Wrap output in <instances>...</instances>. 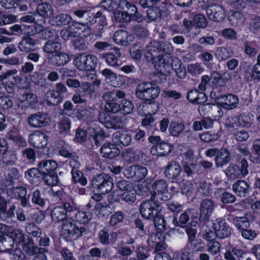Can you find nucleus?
Segmentation results:
<instances>
[{"mask_svg": "<svg viewBox=\"0 0 260 260\" xmlns=\"http://www.w3.org/2000/svg\"><path fill=\"white\" fill-rule=\"evenodd\" d=\"M208 18L215 22H221L225 18L224 8L221 5L212 4L206 8Z\"/></svg>", "mask_w": 260, "mask_h": 260, "instance_id": "12", "label": "nucleus"}, {"mask_svg": "<svg viewBox=\"0 0 260 260\" xmlns=\"http://www.w3.org/2000/svg\"><path fill=\"white\" fill-rule=\"evenodd\" d=\"M25 232L34 237H40L42 230L33 222L26 223L25 226Z\"/></svg>", "mask_w": 260, "mask_h": 260, "instance_id": "52", "label": "nucleus"}, {"mask_svg": "<svg viewBox=\"0 0 260 260\" xmlns=\"http://www.w3.org/2000/svg\"><path fill=\"white\" fill-rule=\"evenodd\" d=\"M153 193L151 197L155 196V199L162 201H167L171 198L170 193L168 191V184L163 179L155 180L152 184Z\"/></svg>", "mask_w": 260, "mask_h": 260, "instance_id": "10", "label": "nucleus"}, {"mask_svg": "<svg viewBox=\"0 0 260 260\" xmlns=\"http://www.w3.org/2000/svg\"><path fill=\"white\" fill-rule=\"evenodd\" d=\"M23 249L29 255L43 254L47 251L46 248L39 247L35 245L32 239L29 240L24 244Z\"/></svg>", "mask_w": 260, "mask_h": 260, "instance_id": "31", "label": "nucleus"}, {"mask_svg": "<svg viewBox=\"0 0 260 260\" xmlns=\"http://www.w3.org/2000/svg\"><path fill=\"white\" fill-rule=\"evenodd\" d=\"M152 220H153L155 228L161 232H164L168 229L171 228L172 225L171 223L167 222L164 216L160 213H157Z\"/></svg>", "mask_w": 260, "mask_h": 260, "instance_id": "39", "label": "nucleus"}, {"mask_svg": "<svg viewBox=\"0 0 260 260\" xmlns=\"http://www.w3.org/2000/svg\"><path fill=\"white\" fill-rule=\"evenodd\" d=\"M112 138L116 142L124 146H129L132 141L131 134L127 131H117L113 135Z\"/></svg>", "mask_w": 260, "mask_h": 260, "instance_id": "29", "label": "nucleus"}, {"mask_svg": "<svg viewBox=\"0 0 260 260\" xmlns=\"http://www.w3.org/2000/svg\"><path fill=\"white\" fill-rule=\"evenodd\" d=\"M235 226L240 232L248 229L250 226V222L247 217L245 216L236 217L233 219Z\"/></svg>", "mask_w": 260, "mask_h": 260, "instance_id": "49", "label": "nucleus"}, {"mask_svg": "<svg viewBox=\"0 0 260 260\" xmlns=\"http://www.w3.org/2000/svg\"><path fill=\"white\" fill-rule=\"evenodd\" d=\"M187 71L192 76L197 77L202 73L204 69L200 63H191L187 66Z\"/></svg>", "mask_w": 260, "mask_h": 260, "instance_id": "61", "label": "nucleus"}, {"mask_svg": "<svg viewBox=\"0 0 260 260\" xmlns=\"http://www.w3.org/2000/svg\"><path fill=\"white\" fill-rule=\"evenodd\" d=\"M95 212L99 217L108 216L110 211L109 207L106 203H97L95 206Z\"/></svg>", "mask_w": 260, "mask_h": 260, "instance_id": "55", "label": "nucleus"}, {"mask_svg": "<svg viewBox=\"0 0 260 260\" xmlns=\"http://www.w3.org/2000/svg\"><path fill=\"white\" fill-rule=\"evenodd\" d=\"M231 25L235 27L241 26L245 21V16L240 11H233L228 17Z\"/></svg>", "mask_w": 260, "mask_h": 260, "instance_id": "37", "label": "nucleus"}, {"mask_svg": "<svg viewBox=\"0 0 260 260\" xmlns=\"http://www.w3.org/2000/svg\"><path fill=\"white\" fill-rule=\"evenodd\" d=\"M76 211V207L71 202H64L63 206L55 207L51 211V217L55 221H64L68 216H71V214Z\"/></svg>", "mask_w": 260, "mask_h": 260, "instance_id": "9", "label": "nucleus"}, {"mask_svg": "<svg viewBox=\"0 0 260 260\" xmlns=\"http://www.w3.org/2000/svg\"><path fill=\"white\" fill-rule=\"evenodd\" d=\"M42 178L45 184L48 186L56 185L59 181L58 176L54 171L43 174Z\"/></svg>", "mask_w": 260, "mask_h": 260, "instance_id": "51", "label": "nucleus"}, {"mask_svg": "<svg viewBox=\"0 0 260 260\" xmlns=\"http://www.w3.org/2000/svg\"><path fill=\"white\" fill-rule=\"evenodd\" d=\"M243 253L242 250L236 247H231L224 253V258L225 260H239Z\"/></svg>", "mask_w": 260, "mask_h": 260, "instance_id": "48", "label": "nucleus"}, {"mask_svg": "<svg viewBox=\"0 0 260 260\" xmlns=\"http://www.w3.org/2000/svg\"><path fill=\"white\" fill-rule=\"evenodd\" d=\"M219 99L223 101L221 102V106L225 109H233L239 103L238 96L233 94L221 95Z\"/></svg>", "mask_w": 260, "mask_h": 260, "instance_id": "27", "label": "nucleus"}, {"mask_svg": "<svg viewBox=\"0 0 260 260\" xmlns=\"http://www.w3.org/2000/svg\"><path fill=\"white\" fill-rule=\"evenodd\" d=\"M53 64L57 66H61L65 64L69 61L68 56L64 53L59 51L53 54L50 58Z\"/></svg>", "mask_w": 260, "mask_h": 260, "instance_id": "44", "label": "nucleus"}, {"mask_svg": "<svg viewBox=\"0 0 260 260\" xmlns=\"http://www.w3.org/2000/svg\"><path fill=\"white\" fill-rule=\"evenodd\" d=\"M37 42V40L32 38V35H26L22 37V40L19 43V49L22 52L28 53L33 50Z\"/></svg>", "mask_w": 260, "mask_h": 260, "instance_id": "21", "label": "nucleus"}, {"mask_svg": "<svg viewBox=\"0 0 260 260\" xmlns=\"http://www.w3.org/2000/svg\"><path fill=\"white\" fill-rule=\"evenodd\" d=\"M191 212H192L193 213L194 212L196 215L198 214V212L193 209L192 210H186L185 212L181 214L178 219H177L176 215H173L172 217H170V218L171 220L172 225L174 226L184 227L189 221V215Z\"/></svg>", "mask_w": 260, "mask_h": 260, "instance_id": "24", "label": "nucleus"}, {"mask_svg": "<svg viewBox=\"0 0 260 260\" xmlns=\"http://www.w3.org/2000/svg\"><path fill=\"white\" fill-rule=\"evenodd\" d=\"M113 19L117 22H128L131 21V17L127 12L116 11L113 12Z\"/></svg>", "mask_w": 260, "mask_h": 260, "instance_id": "58", "label": "nucleus"}, {"mask_svg": "<svg viewBox=\"0 0 260 260\" xmlns=\"http://www.w3.org/2000/svg\"><path fill=\"white\" fill-rule=\"evenodd\" d=\"M215 55L219 60H223L232 56V51L229 48L220 47L216 50Z\"/></svg>", "mask_w": 260, "mask_h": 260, "instance_id": "59", "label": "nucleus"}, {"mask_svg": "<svg viewBox=\"0 0 260 260\" xmlns=\"http://www.w3.org/2000/svg\"><path fill=\"white\" fill-rule=\"evenodd\" d=\"M87 21L89 22L91 24L98 23L99 24V30H102L103 27L106 26L107 24V19L105 14H103L101 11H99L94 15L88 16L87 19Z\"/></svg>", "mask_w": 260, "mask_h": 260, "instance_id": "38", "label": "nucleus"}, {"mask_svg": "<svg viewBox=\"0 0 260 260\" xmlns=\"http://www.w3.org/2000/svg\"><path fill=\"white\" fill-rule=\"evenodd\" d=\"M169 15L168 10L161 9L157 7H152L147 11V17L150 21H156L161 17H166Z\"/></svg>", "mask_w": 260, "mask_h": 260, "instance_id": "30", "label": "nucleus"}, {"mask_svg": "<svg viewBox=\"0 0 260 260\" xmlns=\"http://www.w3.org/2000/svg\"><path fill=\"white\" fill-rule=\"evenodd\" d=\"M184 125L178 121H172L170 126V132L172 136L178 137L184 129Z\"/></svg>", "mask_w": 260, "mask_h": 260, "instance_id": "54", "label": "nucleus"}, {"mask_svg": "<svg viewBox=\"0 0 260 260\" xmlns=\"http://www.w3.org/2000/svg\"><path fill=\"white\" fill-rule=\"evenodd\" d=\"M25 177L31 184L39 183L42 177V174L37 167L28 169L24 173Z\"/></svg>", "mask_w": 260, "mask_h": 260, "instance_id": "35", "label": "nucleus"}, {"mask_svg": "<svg viewBox=\"0 0 260 260\" xmlns=\"http://www.w3.org/2000/svg\"><path fill=\"white\" fill-rule=\"evenodd\" d=\"M214 208L213 201L206 198L202 201L200 205V220L205 222L209 220Z\"/></svg>", "mask_w": 260, "mask_h": 260, "instance_id": "14", "label": "nucleus"}, {"mask_svg": "<svg viewBox=\"0 0 260 260\" xmlns=\"http://www.w3.org/2000/svg\"><path fill=\"white\" fill-rule=\"evenodd\" d=\"M49 1H45L43 3L38 5L36 13L40 17V22L44 23L47 18L51 17L53 15V10Z\"/></svg>", "mask_w": 260, "mask_h": 260, "instance_id": "19", "label": "nucleus"}, {"mask_svg": "<svg viewBox=\"0 0 260 260\" xmlns=\"http://www.w3.org/2000/svg\"><path fill=\"white\" fill-rule=\"evenodd\" d=\"M52 21L54 23V24L57 26L65 25L68 24L69 25L72 18L70 16L64 14H60L55 16L52 15Z\"/></svg>", "mask_w": 260, "mask_h": 260, "instance_id": "47", "label": "nucleus"}, {"mask_svg": "<svg viewBox=\"0 0 260 260\" xmlns=\"http://www.w3.org/2000/svg\"><path fill=\"white\" fill-rule=\"evenodd\" d=\"M98 59L93 54L85 53L77 54L73 61L74 64L81 71H93L97 63Z\"/></svg>", "mask_w": 260, "mask_h": 260, "instance_id": "5", "label": "nucleus"}, {"mask_svg": "<svg viewBox=\"0 0 260 260\" xmlns=\"http://www.w3.org/2000/svg\"><path fill=\"white\" fill-rule=\"evenodd\" d=\"M75 219L82 224L88 223L92 218V214L90 212H84L81 211H75Z\"/></svg>", "mask_w": 260, "mask_h": 260, "instance_id": "53", "label": "nucleus"}, {"mask_svg": "<svg viewBox=\"0 0 260 260\" xmlns=\"http://www.w3.org/2000/svg\"><path fill=\"white\" fill-rule=\"evenodd\" d=\"M162 208V203L155 199L154 196L151 197L149 200L142 202L139 210L144 218L150 220L154 218L157 213H160Z\"/></svg>", "mask_w": 260, "mask_h": 260, "instance_id": "3", "label": "nucleus"}, {"mask_svg": "<svg viewBox=\"0 0 260 260\" xmlns=\"http://www.w3.org/2000/svg\"><path fill=\"white\" fill-rule=\"evenodd\" d=\"M125 96L124 91L120 90H113L105 92L102 98L105 101L112 102L118 99H124Z\"/></svg>", "mask_w": 260, "mask_h": 260, "instance_id": "40", "label": "nucleus"}, {"mask_svg": "<svg viewBox=\"0 0 260 260\" xmlns=\"http://www.w3.org/2000/svg\"><path fill=\"white\" fill-rule=\"evenodd\" d=\"M121 112L123 114H128L132 112L134 110V106L132 101L123 99L120 103Z\"/></svg>", "mask_w": 260, "mask_h": 260, "instance_id": "64", "label": "nucleus"}, {"mask_svg": "<svg viewBox=\"0 0 260 260\" xmlns=\"http://www.w3.org/2000/svg\"><path fill=\"white\" fill-rule=\"evenodd\" d=\"M160 88L154 82H142L136 87V97L145 103L151 104L159 95Z\"/></svg>", "mask_w": 260, "mask_h": 260, "instance_id": "2", "label": "nucleus"}, {"mask_svg": "<svg viewBox=\"0 0 260 260\" xmlns=\"http://www.w3.org/2000/svg\"><path fill=\"white\" fill-rule=\"evenodd\" d=\"M15 193L23 207H30L29 202L30 195L27 194V189L25 187L21 186L17 187Z\"/></svg>", "mask_w": 260, "mask_h": 260, "instance_id": "33", "label": "nucleus"}, {"mask_svg": "<svg viewBox=\"0 0 260 260\" xmlns=\"http://www.w3.org/2000/svg\"><path fill=\"white\" fill-rule=\"evenodd\" d=\"M133 38L132 35L128 34L126 30L123 29L117 30L113 37V39L116 44L125 46L130 45Z\"/></svg>", "mask_w": 260, "mask_h": 260, "instance_id": "22", "label": "nucleus"}, {"mask_svg": "<svg viewBox=\"0 0 260 260\" xmlns=\"http://www.w3.org/2000/svg\"><path fill=\"white\" fill-rule=\"evenodd\" d=\"M113 178L105 173L95 175L91 180L93 191L102 194L109 192L113 188Z\"/></svg>", "mask_w": 260, "mask_h": 260, "instance_id": "4", "label": "nucleus"}, {"mask_svg": "<svg viewBox=\"0 0 260 260\" xmlns=\"http://www.w3.org/2000/svg\"><path fill=\"white\" fill-rule=\"evenodd\" d=\"M101 74L104 77L107 83L115 86V81L117 78V75L109 69H105L101 72Z\"/></svg>", "mask_w": 260, "mask_h": 260, "instance_id": "57", "label": "nucleus"}, {"mask_svg": "<svg viewBox=\"0 0 260 260\" xmlns=\"http://www.w3.org/2000/svg\"><path fill=\"white\" fill-rule=\"evenodd\" d=\"M85 231L83 227L77 226L71 218L64 220L62 225V235L67 240H76Z\"/></svg>", "mask_w": 260, "mask_h": 260, "instance_id": "6", "label": "nucleus"}, {"mask_svg": "<svg viewBox=\"0 0 260 260\" xmlns=\"http://www.w3.org/2000/svg\"><path fill=\"white\" fill-rule=\"evenodd\" d=\"M116 185L119 190L125 192L132 191L134 188L133 183L131 181L124 179L118 180Z\"/></svg>", "mask_w": 260, "mask_h": 260, "instance_id": "60", "label": "nucleus"}, {"mask_svg": "<svg viewBox=\"0 0 260 260\" xmlns=\"http://www.w3.org/2000/svg\"><path fill=\"white\" fill-rule=\"evenodd\" d=\"M16 69L8 70L0 75V84L5 88L7 93L13 95L15 94L14 85L19 81Z\"/></svg>", "mask_w": 260, "mask_h": 260, "instance_id": "7", "label": "nucleus"}, {"mask_svg": "<svg viewBox=\"0 0 260 260\" xmlns=\"http://www.w3.org/2000/svg\"><path fill=\"white\" fill-rule=\"evenodd\" d=\"M27 122L31 127H43L49 124V118L45 113L37 112L30 115L27 118Z\"/></svg>", "mask_w": 260, "mask_h": 260, "instance_id": "11", "label": "nucleus"}, {"mask_svg": "<svg viewBox=\"0 0 260 260\" xmlns=\"http://www.w3.org/2000/svg\"><path fill=\"white\" fill-rule=\"evenodd\" d=\"M213 227L216 236L220 238L223 239L228 237L231 234L232 229L224 219H217L213 223Z\"/></svg>", "mask_w": 260, "mask_h": 260, "instance_id": "15", "label": "nucleus"}, {"mask_svg": "<svg viewBox=\"0 0 260 260\" xmlns=\"http://www.w3.org/2000/svg\"><path fill=\"white\" fill-rule=\"evenodd\" d=\"M71 125V121L69 117L66 116L61 117L57 123V128L59 133L68 134L70 132Z\"/></svg>", "mask_w": 260, "mask_h": 260, "instance_id": "46", "label": "nucleus"}, {"mask_svg": "<svg viewBox=\"0 0 260 260\" xmlns=\"http://www.w3.org/2000/svg\"><path fill=\"white\" fill-rule=\"evenodd\" d=\"M211 183L206 181H203L199 183L197 190L201 194L205 196H209L211 193Z\"/></svg>", "mask_w": 260, "mask_h": 260, "instance_id": "63", "label": "nucleus"}, {"mask_svg": "<svg viewBox=\"0 0 260 260\" xmlns=\"http://www.w3.org/2000/svg\"><path fill=\"white\" fill-rule=\"evenodd\" d=\"M173 51V47L170 43L152 41L146 46L145 55L148 61L158 62L165 67L168 65L169 60L165 56L170 57Z\"/></svg>", "mask_w": 260, "mask_h": 260, "instance_id": "1", "label": "nucleus"}, {"mask_svg": "<svg viewBox=\"0 0 260 260\" xmlns=\"http://www.w3.org/2000/svg\"><path fill=\"white\" fill-rule=\"evenodd\" d=\"M120 150L117 146L111 142L105 143L100 149V153L104 158L112 159L118 156L120 154Z\"/></svg>", "mask_w": 260, "mask_h": 260, "instance_id": "16", "label": "nucleus"}, {"mask_svg": "<svg viewBox=\"0 0 260 260\" xmlns=\"http://www.w3.org/2000/svg\"><path fill=\"white\" fill-rule=\"evenodd\" d=\"M232 159L231 154L225 148H221L215 156V162L217 168H222L230 162Z\"/></svg>", "mask_w": 260, "mask_h": 260, "instance_id": "25", "label": "nucleus"}, {"mask_svg": "<svg viewBox=\"0 0 260 260\" xmlns=\"http://www.w3.org/2000/svg\"><path fill=\"white\" fill-rule=\"evenodd\" d=\"M249 188L248 183L243 180H238L233 185V190L240 197H245L248 193Z\"/></svg>", "mask_w": 260, "mask_h": 260, "instance_id": "36", "label": "nucleus"}, {"mask_svg": "<svg viewBox=\"0 0 260 260\" xmlns=\"http://www.w3.org/2000/svg\"><path fill=\"white\" fill-rule=\"evenodd\" d=\"M220 137L218 133L214 131H208L200 135V139L206 143H210L217 140Z\"/></svg>", "mask_w": 260, "mask_h": 260, "instance_id": "56", "label": "nucleus"}, {"mask_svg": "<svg viewBox=\"0 0 260 260\" xmlns=\"http://www.w3.org/2000/svg\"><path fill=\"white\" fill-rule=\"evenodd\" d=\"M187 99L193 104H204L207 102V96L202 91L199 92L197 89H192L188 92Z\"/></svg>", "mask_w": 260, "mask_h": 260, "instance_id": "28", "label": "nucleus"}, {"mask_svg": "<svg viewBox=\"0 0 260 260\" xmlns=\"http://www.w3.org/2000/svg\"><path fill=\"white\" fill-rule=\"evenodd\" d=\"M31 201L35 205L43 208L46 205L47 199L44 197L39 189H35L31 194Z\"/></svg>", "mask_w": 260, "mask_h": 260, "instance_id": "42", "label": "nucleus"}, {"mask_svg": "<svg viewBox=\"0 0 260 260\" xmlns=\"http://www.w3.org/2000/svg\"><path fill=\"white\" fill-rule=\"evenodd\" d=\"M2 161L6 166H14L17 160V154L15 151L7 150L6 152L1 154Z\"/></svg>", "mask_w": 260, "mask_h": 260, "instance_id": "43", "label": "nucleus"}, {"mask_svg": "<svg viewBox=\"0 0 260 260\" xmlns=\"http://www.w3.org/2000/svg\"><path fill=\"white\" fill-rule=\"evenodd\" d=\"M37 167L43 175L54 172L57 168V164L53 160H43L38 162Z\"/></svg>", "mask_w": 260, "mask_h": 260, "instance_id": "32", "label": "nucleus"}, {"mask_svg": "<svg viewBox=\"0 0 260 260\" xmlns=\"http://www.w3.org/2000/svg\"><path fill=\"white\" fill-rule=\"evenodd\" d=\"M47 104L56 106L60 104L64 99L63 96L59 95L54 89L48 90L45 94Z\"/></svg>", "mask_w": 260, "mask_h": 260, "instance_id": "34", "label": "nucleus"}, {"mask_svg": "<svg viewBox=\"0 0 260 260\" xmlns=\"http://www.w3.org/2000/svg\"><path fill=\"white\" fill-rule=\"evenodd\" d=\"M241 167L234 164H230L225 170L224 173L230 179H236L245 177L248 174V164L245 159H242L240 161Z\"/></svg>", "mask_w": 260, "mask_h": 260, "instance_id": "8", "label": "nucleus"}, {"mask_svg": "<svg viewBox=\"0 0 260 260\" xmlns=\"http://www.w3.org/2000/svg\"><path fill=\"white\" fill-rule=\"evenodd\" d=\"M116 54L112 52H107L102 54L101 56V59L105 61L109 66L112 67H119L118 57L121 56L120 50L118 48H115Z\"/></svg>", "mask_w": 260, "mask_h": 260, "instance_id": "26", "label": "nucleus"}, {"mask_svg": "<svg viewBox=\"0 0 260 260\" xmlns=\"http://www.w3.org/2000/svg\"><path fill=\"white\" fill-rule=\"evenodd\" d=\"M72 169V179L74 182H79L82 185L87 184L86 178L83 176V173L78 169L80 164L75 159H72L70 162Z\"/></svg>", "mask_w": 260, "mask_h": 260, "instance_id": "20", "label": "nucleus"}, {"mask_svg": "<svg viewBox=\"0 0 260 260\" xmlns=\"http://www.w3.org/2000/svg\"><path fill=\"white\" fill-rule=\"evenodd\" d=\"M99 120L105 127L112 128V116L108 112H102L99 113Z\"/></svg>", "mask_w": 260, "mask_h": 260, "instance_id": "62", "label": "nucleus"}, {"mask_svg": "<svg viewBox=\"0 0 260 260\" xmlns=\"http://www.w3.org/2000/svg\"><path fill=\"white\" fill-rule=\"evenodd\" d=\"M14 240L8 235H0V252L7 251L12 249Z\"/></svg>", "mask_w": 260, "mask_h": 260, "instance_id": "45", "label": "nucleus"}, {"mask_svg": "<svg viewBox=\"0 0 260 260\" xmlns=\"http://www.w3.org/2000/svg\"><path fill=\"white\" fill-rule=\"evenodd\" d=\"M61 44L56 41L48 40L43 47V51L45 53L54 54L61 49Z\"/></svg>", "mask_w": 260, "mask_h": 260, "instance_id": "41", "label": "nucleus"}, {"mask_svg": "<svg viewBox=\"0 0 260 260\" xmlns=\"http://www.w3.org/2000/svg\"><path fill=\"white\" fill-rule=\"evenodd\" d=\"M173 149L172 145L162 141L159 144L153 146L150 149V152L153 155L164 156L170 153Z\"/></svg>", "mask_w": 260, "mask_h": 260, "instance_id": "23", "label": "nucleus"}, {"mask_svg": "<svg viewBox=\"0 0 260 260\" xmlns=\"http://www.w3.org/2000/svg\"><path fill=\"white\" fill-rule=\"evenodd\" d=\"M28 141L30 145L34 147L42 148L48 143V137L44 133L36 131L29 135Z\"/></svg>", "mask_w": 260, "mask_h": 260, "instance_id": "13", "label": "nucleus"}, {"mask_svg": "<svg viewBox=\"0 0 260 260\" xmlns=\"http://www.w3.org/2000/svg\"><path fill=\"white\" fill-rule=\"evenodd\" d=\"M38 102L37 96L30 92H26L21 94L18 100V106L25 109L34 106Z\"/></svg>", "mask_w": 260, "mask_h": 260, "instance_id": "17", "label": "nucleus"}, {"mask_svg": "<svg viewBox=\"0 0 260 260\" xmlns=\"http://www.w3.org/2000/svg\"><path fill=\"white\" fill-rule=\"evenodd\" d=\"M133 33L140 39L145 38L149 36V31L144 26L137 24L132 26Z\"/></svg>", "mask_w": 260, "mask_h": 260, "instance_id": "50", "label": "nucleus"}, {"mask_svg": "<svg viewBox=\"0 0 260 260\" xmlns=\"http://www.w3.org/2000/svg\"><path fill=\"white\" fill-rule=\"evenodd\" d=\"M181 167L178 162L172 160L165 168L164 174L169 179H176L181 172Z\"/></svg>", "mask_w": 260, "mask_h": 260, "instance_id": "18", "label": "nucleus"}]
</instances>
